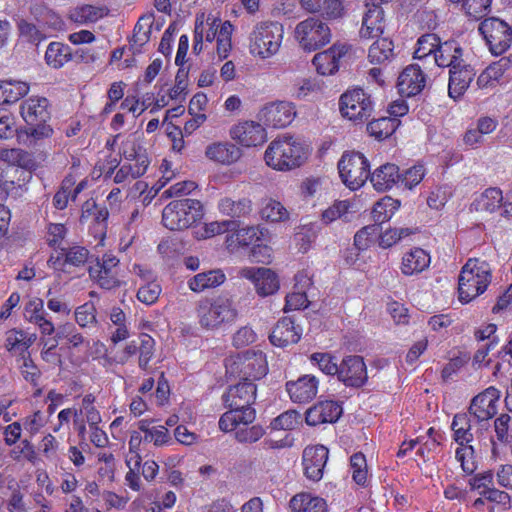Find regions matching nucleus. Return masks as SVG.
Segmentation results:
<instances>
[{
  "label": "nucleus",
  "mask_w": 512,
  "mask_h": 512,
  "mask_svg": "<svg viewBox=\"0 0 512 512\" xmlns=\"http://www.w3.org/2000/svg\"><path fill=\"white\" fill-rule=\"evenodd\" d=\"M256 392L255 383L248 379L228 388L222 400L229 410L219 419L220 430L233 431L238 425L251 424L255 420L256 412L252 404L256 399Z\"/></svg>",
  "instance_id": "obj_1"
},
{
  "label": "nucleus",
  "mask_w": 512,
  "mask_h": 512,
  "mask_svg": "<svg viewBox=\"0 0 512 512\" xmlns=\"http://www.w3.org/2000/svg\"><path fill=\"white\" fill-rule=\"evenodd\" d=\"M491 282L489 263L479 259H469L462 267L458 281L459 300L468 303L482 294Z\"/></svg>",
  "instance_id": "obj_2"
},
{
  "label": "nucleus",
  "mask_w": 512,
  "mask_h": 512,
  "mask_svg": "<svg viewBox=\"0 0 512 512\" xmlns=\"http://www.w3.org/2000/svg\"><path fill=\"white\" fill-rule=\"evenodd\" d=\"M305 159L304 147L292 137L273 140L264 154L266 164L279 171H288L299 167Z\"/></svg>",
  "instance_id": "obj_3"
},
{
  "label": "nucleus",
  "mask_w": 512,
  "mask_h": 512,
  "mask_svg": "<svg viewBox=\"0 0 512 512\" xmlns=\"http://www.w3.org/2000/svg\"><path fill=\"white\" fill-rule=\"evenodd\" d=\"M199 323L206 329H218L235 322L238 311L232 298L220 295L212 300L200 301L197 308Z\"/></svg>",
  "instance_id": "obj_4"
},
{
  "label": "nucleus",
  "mask_w": 512,
  "mask_h": 512,
  "mask_svg": "<svg viewBox=\"0 0 512 512\" xmlns=\"http://www.w3.org/2000/svg\"><path fill=\"white\" fill-rule=\"evenodd\" d=\"M200 201L190 198L171 201L162 212L163 225L172 231L184 230L203 217Z\"/></svg>",
  "instance_id": "obj_5"
},
{
  "label": "nucleus",
  "mask_w": 512,
  "mask_h": 512,
  "mask_svg": "<svg viewBox=\"0 0 512 512\" xmlns=\"http://www.w3.org/2000/svg\"><path fill=\"white\" fill-rule=\"evenodd\" d=\"M283 35V26L278 22L256 24L249 35L250 53L261 59L270 58L279 51Z\"/></svg>",
  "instance_id": "obj_6"
},
{
  "label": "nucleus",
  "mask_w": 512,
  "mask_h": 512,
  "mask_svg": "<svg viewBox=\"0 0 512 512\" xmlns=\"http://www.w3.org/2000/svg\"><path fill=\"white\" fill-rule=\"evenodd\" d=\"M294 37L304 51L312 52L327 45L332 34L330 27L322 19L308 17L296 25Z\"/></svg>",
  "instance_id": "obj_7"
},
{
  "label": "nucleus",
  "mask_w": 512,
  "mask_h": 512,
  "mask_svg": "<svg viewBox=\"0 0 512 512\" xmlns=\"http://www.w3.org/2000/svg\"><path fill=\"white\" fill-rule=\"evenodd\" d=\"M338 170L342 182L351 190L359 189L370 178L369 162L358 152L343 154Z\"/></svg>",
  "instance_id": "obj_8"
},
{
  "label": "nucleus",
  "mask_w": 512,
  "mask_h": 512,
  "mask_svg": "<svg viewBox=\"0 0 512 512\" xmlns=\"http://www.w3.org/2000/svg\"><path fill=\"white\" fill-rule=\"evenodd\" d=\"M341 114L354 122H364L374 111L370 94L361 88H354L341 95L339 101Z\"/></svg>",
  "instance_id": "obj_9"
},
{
  "label": "nucleus",
  "mask_w": 512,
  "mask_h": 512,
  "mask_svg": "<svg viewBox=\"0 0 512 512\" xmlns=\"http://www.w3.org/2000/svg\"><path fill=\"white\" fill-rule=\"evenodd\" d=\"M478 31L495 55L503 54L511 45L512 28L499 18L485 19L480 23Z\"/></svg>",
  "instance_id": "obj_10"
},
{
  "label": "nucleus",
  "mask_w": 512,
  "mask_h": 512,
  "mask_svg": "<svg viewBox=\"0 0 512 512\" xmlns=\"http://www.w3.org/2000/svg\"><path fill=\"white\" fill-rule=\"evenodd\" d=\"M118 265L119 259L111 253H106L101 260L96 258L95 264L89 266L88 272L101 288L111 290L121 285Z\"/></svg>",
  "instance_id": "obj_11"
},
{
  "label": "nucleus",
  "mask_w": 512,
  "mask_h": 512,
  "mask_svg": "<svg viewBox=\"0 0 512 512\" xmlns=\"http://www.w3.org/2000/svg\"><path fill=\"white\" fill-rule=\"evenodd\" d=\"M352 51L348 43H335L330 48L317 53L313 58V65L317 72L323 76L335 74L341 65L342 59Z\"/></svg>",
  "instance_id": "obj_12"
},
{
  "label": "nucleus",
  "mask_w": 512,
  "mask_h": 512,
  "mask_svg": "<svg viewBox=\"0 0 512 512\" xmlns=\"http://www.w3.org/2000/svg\"><path fill=\"white\" fill-rule=\"evenodd\" d=\"M337 378L347 387H362L368 379L367 367L363 358L358 355L344 357L339 363Z\"/></svg>",
  "instance_id": "obj_13"
},
{
  "label": "nucleus",
  "mask_w": 512,
  "mask_h": 512,
  "mask_svg": "<svg viewBox=\"0 0 512 512\" xmlns=\"http://www.w3.org/2000/svg\"><path fill=\"white\" fill-rule=\"evenodd\" d=\"M242 278L250 280L259 296L266 297L276 293L279 280L274 271L264 267H245L239 272Z\"/></svg>",
  "instance_id": "obj_14"
},
{
  "label": "nucleus",
  "mask_w": 512,
  "mask_h": 512,
  "mask_svg": "<svg viewBox=\"0 0 512 512\" xmlns=\"http://www.w3.org/2000/svg\"><path fill=\"white\" fill-rule=\"evenodd\" d=\"M296 116L291 102L278 101L267 104L260 111V120L273 128H284L292 123Z\"/></svg>",
  "instance_id": "obj_15"
},
{
  "label": "nucleus",
  "mask_w": 512,
  "mask_h": 512,
  "mask_svg": "<svg viewBox=\"0 0 512 512\" xmlns=\"http://www.w3.org/2000/svg\"><path fill=\"white\" fill-rule=\"evenodd\" d=\"M500 391L495 387H489L484 392L475 396L470 404L469 413L478 422H485L497 413V401Z\"/></svg>",
  "instance_id": "obj_16"
},
{
  "label": "nucleus",
  "mask_w": 512,
  "mask_h": 512,
  "mask_svg": "<svg viewBox=\"0 0 512 512\" xmlns=\"http://www.w3.org/2000/svg\"><path fill=\"white\" fill-rule=\"evenodd\" d=\"M328 449L323 445L306 447L303 451L302 461L306 477L312 481H319L328 460Z\"/></svg>",
  "instance_id": "obj_17"
},
{
  "label": "nucleus",
  "mask_w": 512,
  "mask_h": 512,
  "mask_svg": "<svg viewBox=\"0 0 512 512\" xmlns=\"http://www.w3.org/2000/svg\"><path fill=\"white\" fill-rule=\"evenodd\" d=\"M233 140L245 147L262 145L267 140L264 127L254 121H244L234 125L230 130Z\"/></svg>",
  "instance_id": "obj_18"
},
{
  "label": "nucleus",
  "mask_w": 512,
  "mask_h": 512,
  "mask_svg": "<svg viewBox=\"0 0 512 512\" xmlns=\"http://www.w3.org/2000/svg\"><path fill=\"white\" fill-rule=\"evenodd\" d=\"M318 387L319 380L311 374L300 376L297 380L286 383V391L290 399L294 403L299 404L308 403L313 400L318 393Z\"/></svg>",
  "instance_id": "obj_19"
},
{
  "label": "nucleus",
  "mask_w": 512,
  "mask_h": 512,
  "mask_svg": "<svg viewBox=\"0 0 512 512\" xmlns=\"http://www.w3.org/2000/svg\"><path fill=\"white\" fill-rule=\"evenodd\" d=\"M238 365L245 379L257 380L264 377L268 372L266 356L262 351H245L238 356Z\"/></svg>",
  "instance_id": "obj_20"
},
{
  "label": "nucleus",
  "mask_w": 512,
  "mask_h": 512,
  "mask_svg": "<svg viewBox=\"0 0 512 512\" xmlns=\"http://www.w3.org/2000/svg\"><path fill=\"white\" fill-rule=\"evenodd\" d=\"M342 414V407L335 401H321L310 407L305 414L309 426L336 422Z\"/></svg>",
  "instance_id": "obj_21"
},
{
  "label": "nucleus",
  "mask_w": 512,
  "mask_h": 512,
  "mask_svg": "<svg viewBox=\"0 0 512 512\" xmlns=\"http://www.w3.org/2000/svg\"><path fill=\"white\" fill-rule=\"evenodd\" d=\"M426 84V78L421 68L412 64L407 66L398 77V91L402 96L412 97L419 94Z\"/></svg>",
  "instance_id": "obj_22"
},
{
  "label": "nucleus",
  "mask_w": 512,
  "mask_h": 512,
  "mask_svg": "<svg viewBox=\"0 0 512 512\" xmlns=\"http://www.w3.org/2000/svg\"><path fill=\"white\" fill-rule=\"evenodd\" d=\"M459 66L449 69L448 94L454 100L466 92L475 76L474 69L465 60Z\"/></svg>",
  "instance_id": "obj_23"
},
{
  "label": "nucleus",
  "mask_w": 512,
  "mask_h": 512,
  "mask_svg": "<svg viewBox=\"0 0 512 512\" xmlns=\"http://www.w3.org/2000/svg\"><path fill=\"white\" fill-rule=\"evenodd\" d=\"M302 335V329L296 326L293 319L284 317L280 319L272 330L269 339L277 347H286L297 343Z\"/></svg>",
  "instance_id": "obj_24"
},
{
  "label": "nucleus",
  "mask_w": 512,
  "mask_h": 512,
  "mask_svg": "<svg viewBox=\"0 0 512 512\" xmlns=\"http://www.w3.org/2000/svg\"><path fill=\"white\" fill-rule=\"evenodd\" d=\"M49 101L45 97H30L20 105V114L27 125L47 122L50 118Z\"/></svg>",
  "instance_id": "obj_25"
},
{
  "label": "nucleus",
  "mask_w": 512,
  "mask_h": 512,
  "mask_svg": "<svg viewBox=\"0 0 512 512\" xmlns=\"http://www.w3.org/2000/svg\"><path fill=\"white\" fill-rule=\"evenodd\" d=\"M465 59L463 58V49L460 44L454 40H440L435 52L434 61L438 67L455 69Z\"/></svg>",
  "instance_id": "obj_26"
},
{
  "label": "nucleus",
  "mask_w": 512,
  "mask_h": 512,
  "mask_svg": "<svg viewBox=\"0 0 512 512\" xmlns=\"http://www.w3.org/2000/svg\"><path fill=\"white\" fill-rule=\"evenodd\" d=\"M217 208L219 212L230 220H238L247 218L253 211V203L249 198L243 197L233 199L231 197H223L218 201Z\"/></svg>",
  "instance_id": "obj_27"
},
{
  "label": "nucleus",
  "mask_w": 512,
  "mask_h": 512,
  "mask_svg": "<svg viewBox=\"0 0 512 512\" xmlns=\"http://www.w3.org/2000/svg\"><path fill=\"white\" fill-rule=\"evenodd\" d=\"M384 31V10L373 5L368 8L362 19L360 36L364 39L378 38Z\"/></svg>",
  "instance_id": "obj_28"
},
{
  "label": "nucleus",
  "mask_w": 512,
  "mask_h": 512,
  "mask_svg": "<svg viewBox=\"0 0 512 512\" xmlns=\"http://www.w3.org/2000/svg\"><path fill=\"white\" fill-rule=\"evenodd\" d=\"M512 67V55L501 57L490 64L477 78L479 88L495 86Z\"/></svg>",
  "instance_id": "obj_29"
},
{
  "label": "nucleus",
  "mask_w": 512,
  "mask_h": 512,
  "mask_svg": "<svg viewBox=\"0 0 512 512\" xmlns=\"http://www.w3.org/2000/svg\"><path fill=\"white\" fill-rule=\"evenodd\" d=\"M205 155L214 162L230 165L239 160L241 157V150L233 143L218 142L208 145Z\"/></svg>",
  "instance_id": "obj_30"
},
{
  "label": "nucleus",
  "mask_w": 512,
  "mask_h": 512,
  "mask_svg": "<svg viewBox=\"0 0 512 512\" xmlns=\"http://www.w3.org/2000/svg\"><path fill=\"white\" fill-rule=\"evenodd\" d=\"M399 177V167L395 164L386 163L370 175V182L377 191L383 192L399 184Z\"/></svg>",
  "instance_id": "obj_31"
},
{
  "label": "nucleus",
  "mask_w": 512,
  "mask_h": 512,
  "mask_svg": "<svg viewBox=\"0 0 512 512\" xmlns=\"http://www.w3.org/2000/svg\"><path fill=\"white\" fill-rule=\"evenodd\" d=\"M430 255L421 248H414L405 253L401 262V272L406 276L421 273L429 267Z\"/></svg>",
  "instance_id": "obj_32"
},
{
  "label": "nucleus",
  "mask_w": 512,
  "mask_h": 512,
  "mask_svg": "<svg viewBox=\"0 0 512 512\" xmlns=\"http://www.w3.org/2000/svg\"><path fill=\"white\" fill-rule=\"evenodd\" d=\"M120 154L125 160L129 161V163L134 162L133 165L144 169H148L149 167L150 160L148 158L147 151L134 137L129 136L122 142Z\"/></svg>",
  "instance_id": "obj_33"
},
{
  "label": "nucleus",
  "mask_w": 512,
  "mask_h": 512,
  "mask_svg": "<svg viewBox=\"0 0 512 512\" xmlns=\"http://www.w3.org/2000/svg\"><path fill=\"white\" fill-rule=\"evenodd\" d=\"M226 276L222 270H210L207 272L198 273L188 281V287L193 292H203L206 289L216 288L223 284Z\"/></svg>",
  "instance_id": "obj_34"
},
{
  "label": "nucleus",
  "mask_w": 512,
  "mask_h": 512,
  "mask_svg": "<svg viewBox=\"0 0 512 512\" xmlns=\"http://www.w3.org/2000/svg\"><path fill=\"white\" fill-rule=\"evenodd\" d=\"M290 507L293 512H328V505L323 498L305 492L293 496Z\"/></svg>",
  "instance_id": "obj_35"
},
{
  "label": "nucleus",
  "mask_w": 512,
  "mask_h": 512,
  "mask_svg": "<svg viewBox=\"0 0 512 512\" xmlns=\"http://www.w3.org/2000/svg\"><path fill=\"white\" fill-rule=\"evenodd\" d=\"M265 229L259 225L245 226L233 230V233L227 237V243L231 246L236 243L239 246H249L261 241L264 237Z\"/></svg>",
  "instance_id": "obj_36"
},
{
  "label": "nucleus",
  "mask_w": 512,
  "mask_h": 512,
  "mask_svg": "<svg viewBox=\"0 0 512 512\" xmlns=\"http://www.w3.org/2000/svg\"><path fill=\"white\" fill-rule=\"evenodd\" d=\"M503 194L499 188H488L482 192L472 203L477 212L493 213L503 206Z\"/></svg>",
  "instance_id": "obj_37"
},
{
  "label": "nucleus",
  "mask_w": 512,
  "mask_h": 512,
  "mask_svg": "<svg viewBox=\"0 0 512 512\" xmlns=\"http://www.w3.org/2000/svg\"><path fill=\"white\" fill-rule=\"evenodd\" d=\"M72 59L71 48L61 42H51L45 52L46 64L54 69L63 67Z\"/></svg>",
  "instance_id": "obj_38"
},
{
  "label": "nucleus",
  "mask_w": 512,
  "mask_h": 512,
  "mask_svg": "<svg viewBox=\"0 0 512 512\" xmlns=\"http://www.w3.org/2000/svg\"><path fill=\"white\" fill-rule=\"evenodd\" d=\"M29 84L22 81H0V105L11 104L27 95Z\"/></svg>",
  "instance_id": "obj_39"
},
{
  "label": "nucleus",
  "mask_w": 512,
  "mask_h": 512,
  "mask_svg": "<svg viewBox=\"0 0 512 512\" xmlns=\"http://www.w3.org/2000/svg\"><path fill=\"white\" fill-rule=\"evenodd\" d=\"M28 126L23 135L19 137L25 136L23 142L29 147L40 145L46 139H50L54 132L51 126L47 125L46 122H38L35 125Z\"/></svg>",
  "instance_id": "obj_40"
},
{
  "label": "nucleus",
  "mask_w": 512,
  "mask_h": 512,
  "mask_svg": "<svg viewBox=\"0 0 512 512\" xmlns=\"http://www.w3.org/2000/svg\"><path fill=\"white\" fill-rule=\"evenodd\" d=\"M399 207L400 202L398 200L385 196L375 203L372 210L373 220L379 226L380 224L389 221Z\"/></svg>",
  "instance_id": "obj_41"
},
{
  "label": "nucleus",
  "mask_w": 512,
  "mask_h": 512,
  "mask_svg": "<svg viewBox=\"0 0 512 512\" xmlns=\"http://www.w3.org/2000/svg\"><path fill=\"white\" fill-rule=\"evenodd\" d=\"M399 125V120L391 117L374 119L367 125V131L378 140L388 138Z\"/></svg>",
  "instance_id": "obj_42"
},
{
  "label": "nucleus",
  "mask_w": 512,
  "mask_h": 512,
  "mask_svg": "<svg viewBox=\"0 0 512 512\" xmlns=\"http://www.w3.org/2000/svg\"><path fill=\"white\" fill-rule=\"evenodd\" d=\"M1 159L12 166H17L27 171L33 170L36 166L32 155L18 148L2 150Z\"/></svg>",
  "instance_id": "obj_43"
},
{
  "label": "nucleus",
  "mask_w": 512,
  "mask_h": 512,
  "mask_svg": "<svg viewBox=\"0 0 512 512\" xmlns=\"http://www.w3.org/2000/svg\"><path fill=\"white\" fill-rule=\"evenodd\" d=\"M260 213L262 219L270 222L285 221L289 218L288 210L281 202L273 198H266L262 201Z\"/></svg>",
  "instance_id": "obj_44"
},
{
  "label": "nucleus",
  "mask_w": 512,
  "mask_h": 512,
  "mask_svg": "<svg viewBox=\"0 0 512 512\" xmlns=\"http://www.w3.org/2000/svg\"><path fill=\"white\" fill-rule=\"evenodd\" d=\"M393 57V42L388 38H378L369 48L371 63L382 64Z\"/></svg>",
  "instance_id": "obj_45"
},
{
  "label": "nucleus",
  "mask_w": 512,
  "mask_h": 512,
  "mask_svg": "<svg viewBox=\"0 0 512 512\" xmlns=\"http://www.w3.org/2000/svg\"><path fill=\"white\" fill-rule=\"evenodd\" d=\"M451 428L454 432V440L460 446L466 445L472 441L471 423L466 414H456L453 418Z\"/></svg>",
  "instance_id": "obj_46"
},
{
  "label": "nucleus",
  "mask_w": 512,
  "mask_h": 512,
  "mask_svg": "<svg viewBox=\"0 0 512 512\" xmlns=\"http://www.w3.org/2000/svg\"><path fill=\"white\" fill-rule=\"evenodd\" d=\"M350 207L351 204L348 200L335 201L331 206L322 212L321 220L326 225L331 224L338 219L348 222Z\"/></svg>",
  "instance_id": "obj_47"
},
{
  "label": "nucleus",
  "mask_w": 512,
  "mask_h": 512,
  "mask_svg": "<svg viewBox=\"0 0 512 512\" xmlns=\"http://www.w3.org/2000/svg\"><path fill=\"white\" fill-rule=\"evenodd\" d=\"M350 473L354 482L365 486L368 481V468L366 457L363 453L357 452L350 457Z\"/></svg>",
  "instance_id": "obj_48"
},
{
  "label": "nucleus",
  "mask_w": 512,
  "mask_h": 512,
  "mask_svg": "<svg viewBox=\"0 0 512 512\" xmlns=\"http://www.w3.org/2000/svg\"><path fill=\"white\" fill-rule=\"evenodd\" d=\"M155 351V341L154 339L148 335V334H141L139 336V347H138V353H139V359H138V366L140 369L146 371L149 368V362L154 356Z\"/></svg>",
  "instance_id": "obj_49"
},
{
  "label": "nucleus",
  "mask_w": 512,
  "mask_h": 512,
  "mask_svg": "<svg viewBox=\"0 0 512 512\" xmlns=\"http://www.w3.org/2000/svg\"><path fill=\"white\" fill-rule=\"evenodd\" d=\"M440 40L438 35L433 33L422 35L417 41V49L414 52V58L423 59L429 55L435 56Z\"/></svg>",
  "instance_id": "obj_50"
},
{
  "label": "nucleus",
  "mask_w": 512,
  "mask_h": 512,
  "mask_svg": "<svg viewBox=\"0 0 512 512\" xmlns=\"http://www.w3.org/2000/svg\"><path fill=\"white\" fill-rule=\"evenodd\" d=\"M249 424H240L233 430L235 432V438L240 443H254L258 441L265 433L264 429L260 425L248 426Z\"/></svg>",
  "instance_id": "obj_51"
},
{
  "label": "nucleus",
  "mask_w": 512,
  "mask_h": 512,
  "mask_svg": "<svg viewBox=\"0 0 512 512\" xmlns=\"http://www.w3.org/2000/svg\"><path fill=\"white\" fill-rule=\"evenodd\" d=\"M310 360L313 364H316L323 373L327 375H337L339 364L333 355L317 352L310 356Z\"/></svg>",
  "instance_id": "obj_52"
},
{
  "label": "nucleus",
  "mask_w": 512,
  "mask_h": 512,
  "mask_svg": "<svg viewBox=\"0 0 512 512\" xmlns=\"http://www.w3.org/2000/svg\"><path fill=\"white\" fill-rule=\"evenodd\" d=\"M321 91V85L316 79L304 78L294 84L292 94L297 99H306Z\"/></svg>",
  "instance_id": "obj_53"
},
{
  "label": "nucleus",
  "mask_w": 512,
  "mask_h": 512,
  "mask_svg": "<svg viewBox=\"0 0 512 512\" xmlns=\"http://www.w3.org/2000/svg\"><path fill=\"white\" fill-rule=\"evenodd\" d=\"M20 37L26 41L38 44L45 39V34L33 23L21 19L17 23Z\"/></svg>",
  "instance_id": "obj_54"
},
{
  "label": "nucleus",
  "mask_w": 512,
  "mask_h": 512,
  "mask_svg": "<svg viewBox=\"0 0 512 512\" xmlns=\"http://www.w3.org/2000/svg\"><path fill=\"white\" fill-rule=\"evenodd\" d=\"M492 0H466L462 8L466 15L473 19H480L490 11Z\"/></svg>",
  "instance_id": "obj_55"
},
{
  "label": "nucleus",
  "mask_w": 512,
  "mask_h": 512,
  "mask_svg": "<svg viewBox=\"0 0 512 512\" xmlns=\"http://www.w3.org/2000/svg\"><path fill=\"white\" fill-rule=\"evenodd\" d=\"M424 175V166L421 164L414 165L400 174L399 184L405 188L412 189L422 181Z\"/></svg>",
  "instance_id": "obj_56"
},
{
  "label": "nucleus",
  "mask_w": 512,
  "mask_h": 512,
  "mask_svg": "<svg viewBox=\"0 0 512 512\" xmlns=\"http://www.w3.org/2000/svg\"><path fill=\"white\" fill-rule=\"evenodd\" d=\"M147 169L133 165L132 163L123 164L115 173L114 182L117 184L134 180L143 176Z\"/></svg>",
  "instance_id": "obj_57"
},
{
  "label": "nucleus",
  "mask_w": 512,
  "mask_h": 512,
  "mask_svg": "<svg viewBox=\"0 0 512 512\" xmlns=\"http://www.w3.org/2000/svg\"><path fill=\"white\" fill-rule=\"evenodd\" d=\"M75 320L81 327L96 323V308L93 303L86 302L75 310Z\"/></svg>",
  "instance_id": "obj_58"
},
{
  "label": "nucleus",
  "mask_w": 512,
  "mask_h": 512,
  "mask_svg": "<svg viewBox=\"0 0 512 512\" xmlns=\"http://www.w3.org/2000/svg\"><path fill=\"white\" fill-rule=\"evenodd\" d=\"M63 255L65 256V263L80 267L83 266L89 260V251L82 246H73L67 250Z\"/></svg>",
  "instance_id": "obj_59"
},
{
  "label": "nucleus",
  "mask_w": 512,
  "mask_h": 512,
  "mask_svg": "<svg viewBox=\"0 0 512 512\" xmlns=\"http://www.w3.org/2000/svg\"><path fill=\"white\" fill-rule=\"evenodd\" d=\"M380 228L377 224L368 225L360 229L354 236V245L359 250L368 248L372 239L379 233Z\"/></svg>",
  "instance_id": "obj_60"
},
{
  "label": "nucleus",
  "mask_w": 512,
  "mask_h": 512,
  "mask_svg": "<svg viewBox=\"0 0 512 512\" xmlns=\"http://www.w3.org/2000/svg\"><path fill=\"white\" fill-rule=\"evenodd\" d=\"M46 315L43 300L39 298L31 300L25 307V318L32 324L37 325Z\"/></svg>",
  "instance_id": "obj_61"
},
{
  "label": "nucleus",
  "mask_w": 512,
  "mask_h": 512,
  "mask_svg": "<svg viewBox=\"0 0 512 512\" xmlns=\"http://www.w3.org/2000/svg\"><path fill=\"white\" fill-rule=\"evenodd\" d=\"M161 293V286L157 282H148L141 286L137 292V298L140 302L151 305L155 303Z\"/></svg>",
  "instance_id": "obj_62"
},
{
  "label": "nucleus",
  "mask_w": 512,
  "mask_h": 512,
  "mask_svg": "<svg viewBox=\"0 0 512 512\" xmlns=\"http://www.w3.org/2000/svg\"><path fill=\"white\" fill-rule=\"evenodd\" d=\"M57 339H67L73 346L78 347L84 342V337L77 332L75 326L71 323H65L58 328Z\"/></svg>",
  "instance_id": "obj_63"
},
{
  "label": "nucleus",
  "mask_w": 512,
  "mask_h": 512,
  "mask_svg": "<svg viewBox=\"0 0 512 512\" xmlns=\"http://www.w3.org/2000/svg\"><path fill=\"white\" fill-rule=\"evenodd\" d=\"M9 490L11 493L7 499V510L9 512H26L24 494L20 487L16 484L15 486H9Z\"/></svg>",
  "instance_id": "obj_64"
}]
</instances>
